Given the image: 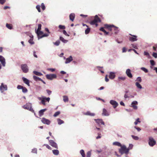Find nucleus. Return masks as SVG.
<instances>
[{
    "label": "nucleus",
    "mask_w": 157,
    "mask_h": 157,
    "mask_svg": "<svg viewBox=\"0 0 157 157\" xmlns=\"http://www.w3.org/2000/svg\"><path fill=\"white\" fill-rule=\"evenodd\" d=\"M39 100L41 101V103L43 105H45V102H49L50 100V98L46 97L44 96H42L41 97H38L37 98Z\"/></svg>",
    "instance_id": "nucleus-1"
},
{
    "label": "nucleus",
    "mask_w": 157,
    "mask_h": 157,
    "mask_svg": "<svg viewBox=\"0 0 157 157\" xmlns=\"http://www.w3.org/2000/svg\"><path fill=\"white\" fill-rule=\"evenodd\" d=\"M119 151L121 155L124 153L127 154L129 152V151L126 146L124 145H122L121 147V148L119 149Z\"/></svg>",
    "instance_id": "nucleus-2"
},
{
    "label": "nucleus",
    "mask_w": 157,
    "mask_h": 157,
    "mask_svg": "<svg viewBox=\"0 0 157 157\" xmlns=\"http://www.w3.org/2000/svg\"><path fill=\"white\" fill-rule=\"evenodd\" d=\"M21 68L24 73H27L28 72L29 69L26 64H21Z\"/></svg>",
    "instance_id": "nucleus-3"
},
{
    "label": "nucleus",
    "mask_w": 157,
    "mask_h": 157,
    "mask_svg": "<svg viewBox=\"0 0 157 157\" xmlns=\"http://www.w3.org/2000/svg\"><path fill=\"white\" fill-rule=\"evenodd\" d=\"M148 139V144L150 146L153 147L155 144L156 141L152 137L149 136Z\"/></svg>",
    "instance_id": "nucleus-4"
},
{
    "label": "nucleus",
    "mask_w": 157,
    "mask_h": 157,
    "mask_svg": "<svg viewBox=\"0 0 157 157\" xmlns=\"http://www.w3.org/2000/svg\"><path fill=\"white\" fill-rule=\"evenodd\" d=\"M46 78L50 80H52L53 79L57 78V75L56 74H47L46 75Z\"/></svg>",
    "instance_id": "nucleus-5"
},
{
    "label": "nucleus",
    "mask_w": 157,
    "mask_h": 157,
    "mask_svg": "<svg viewBox=\"0 0 157 157\" xmlns=\"http://www.w3.org/2000/svg\"><path fill=\"white\" fill-rule=\"evenodd\" d=\"M7 90V86L6 85H4L3 83L1 84L0 86V90L2 93L4 90Z\"/></svg>",
    "instance_id": "nucleus-6"
},
{
    "label": "nucleus",
    "mask_w": 157,
    "mask_h": 157,
    "mask_svg": "<svg viewBox=\"0 0 157 157\" xmlns=\"http://www.w3.org/2000/svg\"><path fill=\"white\" fill-rule=\"evenodd\" d=\"M109 103L113 106L114 109H115L118 105V103L116 101L113 100H110Z\"/></svg>",
    "instance_id": "nucleus-7"
},
{
    "label": "nucleus",
    "mask_w": 157,
    "mask_h": 157,
    "mask_svg": "<svg viewBox=\"0 0 157 157\" xmlns=\"http://www.w3.org/2000/svg\"><path fill=\"white\" fill-rule=\"evenodd\" d=\"M50 144L52 147L57 149L58 146L57 144L52 140H49Z\"/></svg>",
    "instance_id": "nucleus-8"
},
{
    "label": "nucleus",
    "mask_w": 157,
    "mask_h": 157,
    "mask_svg": "<svg viewBox=\"0 0 157 157\" xmlns=\"http://www.w3.org/2000/svg\"><path fill=\"white\" fill-rule=\"evenodd\" d=\"M41 121L43 124L47 125L50 124L51 123V121L49 120L44 117L42 118Z\"/></svg>",
    "instance_id": "nucleus-9"
},
{
    "label": "nucleus",
    "mask_w": 157,
    "mask_h": 157,
    "mask_svg": "<svg viewBox=\"0 0 157 157\" xmlns=\"http://www.w3.org/2000/svg\"><path fill=\"white\" fill-rule=\"evenodd\" d=\"M94 120L98 124L100 125L101 124L105 125V123L102 119H94Z\"/></svg>",
    "instance_id": "nucleus-10"
},
{
    "label": "nucleus",
    "mask_w": 157,
    "mask_h": 157,
    "mask_svg": "<svg viewBox=\"0 0 157 157\" xmlns=\"http://www.w3.org/2000/svg\"><path fill=\"white\" fill-rule=\"evenodd\" d=\"M126 74L127 76L129 78H131L132 77V75L131 72V70L129 69H128L126 71Z\"/></svg>",
    "instance_id": "nucleus-11"
},
{
    "label": "nucleus",
    "mask_w": 157,
    "mask_h": 157,
    "mask_svg": "<svg viewBox=\"0 0 157 157\" xmlns=\"http://www.w3.org/2000/svg\"><path fill=\"white\" fill-rule=\"evenodd\" d=\"M0 62L3 67L6 65V61L5 58L2 56L0 55Z\"/></svg>",
    "instance_id": "nucleus-12"
},
{
    "label": "nucleus",
    "mask_w": 157,
    "mask_h": 157,
    "mask_svg": "<svg viewBox=\"0 0 157 157\" xmlns=\"http://www.w3.org/2000/svg\"><path fill=\"white\" fill-rule=\"evenodd\" d=\"M138 104V102L137 101H132V102L131 106V107H133L134 109H137V107L136 105Z\"/></svg>",
    "instance_id": "nucleus-13"
},
{
    "label": "nucleus",
    "mask_w": 157,
    "mask_h": 157,
    "mask_svg": "<svg viewBox=\"0 0 157 157\" xmlns=\"http://www.w3.org/2000/svg\"><path fill=\"white\" fill-rule=\"evenodd\" d=\"M22 79L24 83L27 85L28 86H30L29 81V79L24 77H22Z\"/></svg>",
    "instance_id": "nucleus-14"
},
{
    "label": "nucleus",
    "mask_w": 157,
    "mask_h": 157,
    "mask_svg": "<svg viewBox=\"0 0 157 157\" xmlns=\"http://www.w3.org/2000/svg\"><path fill=\"white\" fill-rule=\"evenodd\" d=\"M72 60V57L71 56H69L68 58H66L65 63L66 64H67L71 62Z\"/></svg>",
    "instance_id": "nucleus-15"
},
{
    "label": "nucleus",
    "mask_w": 157,
    "mask_h": 157,
    "mask_svg": "<svg viewBox=\"0 0 157 157\" xmlns=\"http://www.w3.org/2000/svg\"><path fill=\"white\" fill-rule=\"evenodd\" d=\"M31 103H26V105L22 106V107L25 109L28 110L29 109V108L31 107Z\"/></svg>",
    "instance_id": "nucleus-16"
},
{
    "label": "nucleus",
    "mask_w": 157,
    "mask_h": 157,
    "mask_svg": "<svg viewBox=\"0 0 157 157\" xmlns=\"http://www.w3.org/2000/svg\"><path fill=\"white\" fill-rule=\"evenodd\" d=\"M132 36L129 37V40L130 41L133 42L136 41L137 40V36L136 35H132Z\"/></svg>",
    "instance_id": "nucleus-17"
},
{
    "label": "nucleus",
    "mask_w": 157,
    "mask_h": 157,
    "mask_svg": "<svg viewBox=\"0 0 157 157\" xmlns=\"http://www.w3.org/2000/svg\"><path fill=\"white\" fill-rule=\"evenodd\" d=\"M35 31L36 33L37 34L38 39V38L39 37H40V35H42L43 34V32L40 31V30H36V29H35Z\"/></svg>",
    "instance_id": "nucleus-18"
},
{
    "label": "nucleus",
    "mask_w": 157,
    "mask_h": 157,
    "mask_svg": "<svg viewBox=\"0 0 157 157\" xmlns=\"http://www.w3.org/2000/svg\"><path fill=\"white\" fill-rule=\"evenodd\" d=\"M102 115L104 116H109V113L107 111L106 109L105 108L103 109V112Z\"/></svg>",
    "instance_id": "nucleus-19"
},
{
    "label": "nucleus",
    "mask_w": 157,
    "mask_h": 157,
    "mask_svg": "<svg viewBox=\"0 0 157 157\" xmlns=\"http://www.w3.org/2000/svg\"><path fill=\"white\" fill-rule=\"evenodd\" d=\"M115 77V75L114 72H111L109 73V78L112 79H114Z\"/></svg>",
    "instance_id": "nucleus-20"
},
{
    "label": "nucleus",
    "mask_w": 157,
    "mask_h": 157,
    "mask_svg": "<svg viewBox=\"0 0 157 157\" xmlns=\"http://www.w3.org/2000/svg\"><path fill=\"white\" fill-rule=\"evenodd\" d=\"M84 115L91 116H94L95 115V114L94 113H91L90 111H87L86 112L84 113Z\"/></svg>",
    "instance_id": "nucleus-21"
},
{
    "label": "nucleus",
    "mask_w": 157,
    "mask_h": 157,
    "mask_svg": "<svg viewBox=\"0 0 157 157\" xmlns=\"http://www.w3.org/2000/svg\"><path fill=\"white\" fill-rule=\"evenodd\" d=\"M75 15L74 13H71L69 15V18L70 20L73 21L75 18Z\"/></svg>",
    "instance_id": "nucleus-22"
},
{
    "label": "nucleus",
    "mask_w": 157,
    "mask_h": 157,
    "mask_svg": "<svg viewBox=\"0 0 157 157\" xmlns=\"http://www.w3.org/2000/svg\"><path fill=\"white\" fill-rule=\"evenodd\" d=\"M47 110L46 109H42L40 110L39 112V114L40 117H41L43 115L44 112Z\"/></svg>",
    "instance_id": "nucleus-23"
},
{
    "label": "nucleus",
    "mask_w": 157,
    "mask_h": 157,
    "mask_svg": "<svg viewBox=\"0 0 157 157\" xmlns=\"http://www.w3.org/2000/svg\"><path fill=\"white\" fill-rule=\"evenodd\" d=\"M30 38L29 40L28 41L29 43L31 44H34V42L33 41V35H31L30 36Z\"/></svg>",
    "instance_id": "nucleus-24"
},
{
    "label": "nucleus",
    "mask_w": 157,
    "mask_h": 157,
    "mask_svg": "<svg viewBox=\"0 0 157 157\" xmlns=\"http://www.w3.org/2000/svg\"><path fill=\"white\" fill-rule=\"evenodd\" d=\"M113 145L117 146L119 147H121L122 146L120 143L117 141H116L113 142Z\"/></svg>",
    "instance_id": "nucleus-25"
},
{
    "label": "nucleus",
    "mask_w": 157,
    "mask_h": 157,
    "mask_svg": "<svg viewBox=\"0 0 157 157\" xmlns=\"http://www.w3.org/2000/svg\"><path fill=\"white\" fill-rule=\"evenodd\" d=\"M59 40L64 43H66L68 41V40H65L63 37L61 36L59 37Z\"/></svg>",
    "instance_id": "nucleus-26"
},
{
    "label": "nucleus",
    "mask_w": 157,
    "mask_h": 157,
    "mask_svg": "<svg viewBox=\"0 0 157 157\" xmlns=\"http://www.w3.org/2000/svg\"><path fill=\"white\" fill-rule=\"evenodd\" d=\"M33 78L34 80L36 81H37L38 80L40 81L41 80V79L40 78L35 75L33 76Z\"/></svg>",
    "instance_id": "nucleus-27"
},
{
    "label": "nucleus",
    "mask_w": 157,
    "mask_h": 157,
    "mask_svg": "<svg viewBox=\"0 0 157 157\" xmlns=\"http://www.w3.org/2000/svg\"><path fill=\"white\" fill-rule=\"evenodd\" d=\"M33 72V74L38 76H40L43 75V74L41 73L36 71H34Z\"/></svg>",
    "instance_id": "nucleus-28"
},
{
    "label": "nucleus",
    "mask_w": 157,
    "mask_h": 157,
    "mask_svg": "<svg viewBox=\"0 0 157 157\" xmlns=\"http://www.w3.org/2000/svg\"><path fill=\"white\" fill-rule=\"evenodd\" d=\"M94 19L95 20H96V21H97V23H98V22H101V20L100 19V18L98 17L97 15H96L94 17Z\"/></svg>",
    "instance_id": "nucleus-29"
},
{
    "label": "nucleus",
    "mask_w": 157,
    "mask_h": 157,
    "mask_svg": "<svg viewBox=\"0 0 157 157\" xmlns=\"http://www.w3.org/2000/svg\"><path fill=\"white\" fill-rule=\"evenodd\" d=\"M135 85L137 88L139 89H141L142 88L141 85L139 83V82H136L135 83Z\"/></svg>",
    "instance_id": "nucleus-30"
},
{
    "label": "nucleus",
    "mask_w": 157,
    "mask_h": 157,
    "mask_svg": "<svg viewBox=\"0 0 157 157\" xmlns=\"http://www.w3.org/2000/svg\"><path fill=\"white\" fill-rule=\"evenodd\" d=\"M80 153L82 156V157H85L86 155L84 152V151L82 149L80 151Z\"/></svg>",
    "instance_id": "nucleus-31"
},
{
    "label": "nucleus",
    "mask_w": 157,
    "mask_h": 157,
    "mask_svg": "<svg viewBox=\"0 0 157 157\" xmlns=\"http://www.w3.org/2000/svg\"><path fill=\"white\" fill-rule=\"evenodd\" d=\"M63 101L66 102H67L68 101V97L67 96L64 95L63 96Z\"/></svg>",
    "instance_id": "nucleus-32"
},
{
    "label": "nucleus",
    "mask_w": 157,
    "mask_h": 157,
    "mask_svg": "<svg viewBox=\"0 0 157 157\" xmlns=\"http://www.w3.org/2000/svg\"><path fill=\"white\" fill-rule=\"evenodd\" d=\"M53 154L55 155H58L59 154V151L58 150H52Z\"/></svg>",
    "instance_id": "nucleus-33"
},
{
    "label": "nucleus",
    "mask_w": 157,
    "mask_h": 157,
    "mask_svg": "<svg viewBox=\"0 0 157 157\" xmlns=\"http://www.w3.org/2000/svg\"><path fill=\"white\" fill-rule=\"evenodd\" d=\"M49 35V34L47 33H44V34H43V35H42V36H40V37H39V38H38V40L40 39H41L44 37H47Z\"/></svg>",
    "instance_id": "nucleus-34"
},
{
    "label": "nucleus",
    "mask_w": 157,
    "mask_h": 157,
    "mask_svg": "<svg viewBox=\"0 0 157 157\" xmlns=\"http://www.w3.org/2000/svg\"><path fill=\"white\" fill-rule=\"evenodd\" d=\"M57 121L58 124L59 125H61L62 124H63L64 122L63 120H61V119L58 118L57 119Z\"/></svg>",
    "instance_id": "nucleus-35"
},
{
    "label": "nucleus",
    "mask_w": 157,
    "mask_h": 157,
    "mask_svg": "<svg viewBox=\"0 0 157 157\" xmlns=\"http://www.w3.org/2000/svg\"><path fill=\"white\" fill-rule=\"evenodd\" d=\"M60 43V40H58L57 41H56L55 42H53V44H54L56 46H58L59 45V44Z\"/></svg>",
    "instance_id": "nucleus-36"
},
{
    "label": "nucleus",
    "mask_w": 157,
    "mask_h": 157,
    "mask_svg": "<svg viewBox=\"0 0 157 157\" xmlns=\"http://www.w3.org/2000/svg\"><path fill=\"white\" fill-rule=\"evenodd\" d=\"M114 27V33L115 34H117L119 31V30L118 29V28L116 27L115 26V27Z\"/></svg>",
    "instance_id": "nucleus-37"
},
{
    "label": "nucleus",
    "mask_w": 157,
    "mask_h": 157,
    "mask_svg": "<svg viewBox=\"0 0 157 157\" xmlns=\"http://www.w3.org/2000/svg\"><path fill=\"white\" fill-rule=\"evenodd\" d=\"M105 27L106 28L108 29L110 27H115V26L113 25H109L107 24H105L104 25Z\"/></svg>",
    "instance_id": "nucleus-38"
},
{
    "label": "nucleus",
    "mask_w": 157,
    "mask_h": 157,
    "mask_svg": "<svg viewBox=\"0 0 157 157\" xmlns=\"http://www.w3.org/2000/svg\"><path fill=\"white\" fill-rule=\"evenodd\" d=\"M90 30V28H89L88 27H87V28L85 30V33L86 34H88Z\"/></svg>",
    "instance_id": "nucleus-39"
},
{
    "label": "nucleus",
    "mask_w": 157,
    "mask_h": 157,
    "mask_svg": "<svg viewBox=\"0 0 157 157\" xmlns=\"http://www.w3.org/2000/svg\"><path fill=\"white\" fill-rule=\"evenodd\" d=\"M91 155V151H88L86 153V157H90Z\"/></svg>",
    "instance_id": "nucleus-40"
},
{
    "label": "nucleus",
    "mask_w": 157,
    "mask_h": 157,
    "mask_svg": "<svg viewBox=\"0 0 157 157\" xmlns=\"http://www.w3.org/2000/svg\"><path fill=\"white\" fill-rule=\"evenodd\" d=\"M6 26L7 28L10 29H12V27L11 25L8 23L6 24Z\"/></svg>",
    "instance_id": "nucleus-41"
},
{
    "label": "nucleus",
    "mask_w": 157,
    "mask_h": 157,
    "mask_svg": "<svg viewBox=\"0 0 157 157\" xmlns=\"http://www.w3.org/2000/svg\"><path fill=\"white\" fill-rule=\"evenodd\" d=\"M60 113V112L59 111H58L56 112H55L54 114L53 115V116L54 117H56L58 115H59Z\"/></svg>",
    "instance_id": "nucleus-42"
},
{
    "label": "nucleus",
    "mask_w": 157,
    "mask_h": 157,
    "mask_svg": "<svg viewBox=\"0 0 157 157\" xmlns=\"http://www.w3.org/2000/svg\"><path fill=\"white\" fill-rule=\"evenodd\" d=\"M96 23H97V21H96V20H95L94 19V20L92 21H91L90 22V24L91 25H94L95 24H96Z\"/></svg>",
    "instance_id": "nucleus-43"
},
{
    "label": "nucleus",
    "mask_w": 157,
    "mask_h": 157,
    "mask_svg": "<svg viewBox=\"0 0 157 157\" xmlns=\"http://www.w3.org/2000/svg\"><path fill=\"white\" fill-rule=\"evenodd\" d=\"M141 69L144 71L145 73H147L148 71V70L144 67H141Z\"/></svg>",
    "instance_id": "nucleus-44"
},
{
    "label": "nucleus",
    "mask_w": 157,
    "mask_h": 157,
    "mask_svg": "<svg viewBox=\"0 0 157 157\" xmlns=\"http://www.w3.org/2000/svg\"><path fill=\"white\" fill-rule=\"evenodd\" d=\"M22 90V92L24 93H26L28 92L27 89L25 87H23Z\"/></svg>",
    "instance_id": "nucleus-45"
},
{
    "label": "nucleus",
    "mask_w": 157,
    "mask_h": 157,
    "mask_svg": "<svg viewBox=\"0 0 157 157\" xmlns=\"http://www.w3.org/2000/svg\"><path fill=\"white\" fill-rule=\"evenodd\" d=\"M139 120L140 119L139 118H137L136 120L135 121L134 123V124L135 125H136L138 123H140L141 122Z\"/></svg>",
    "instance_id": "nucleus-46"
},
{
    "label": "nucleus",
    "mask_w": 157,
    "mask_h": 157,
    "mask_svg": "<svg viewBox=\"0 0 157 157\" xmlns=\"http://www.w3.org/2000/svg\"><path fill=\"white\" fill-rule=\"evenodd\" d=\"M132 137V138L135 140H139V137L137 136H135L133 135H132L131 136Z\"/></svg>",
    "instance_id": "nucleus-47"
},
{
    "label": "nucleus",
    "mask_w": 157,
    "mask_h": 157,
    "mask_svg": "<svg viewBox=\"0 0 157 157\" xmlns=\"http://www.w3.org/2000/svg\"><path fill=\"white\" fill-rule=\"evenodd\" d=\"M36 8L37 9L39 12H41L40 6V5H37L36 6Z\"/></svg>",
    "instance_id": "nucleus-48"
},
{
    "label": "nucleus",
    "mask_w": 157,
    "mask_h": 157,
    "mask_svg": "<svg viewBox=\"0 0 157 157\" xmlns=\"http://www.w3.org/2000/svg\"><path fill=\"white\" fill-rule=\"evenodd\" d=\"M32 152L36 154L37 153V149L36 148H33L32 151Z\"/></svg>",
    "instance_id": "nucleus-49"
},
{
    "label": "nucleus",
    "mask_w": 157,
    "mask_h": 157,
    "mask_svg": "<svg viewBox=\"0 0 157 157\" xmlns=\"http://www.w3.org/2000/svg\"><path fill=\"white\" fill-rule=\"evenodd\" d=\"M133 147V145L132 144H129L128 147L127 148L128 149V151L132 149Z\"/></svg>",
    "instance_id": "nucleus-50"
},
{
    "label": "nucleus",
    "mask_w": 157,
    "mask_h": 157,
    "mask_svg": "<svg viewBox=\"0 0 157 157\" xmlns=\"http://www.w3.org/2000/svg\"><path fill=\"white\" fill-rule=\"evenodd\" d=\"M41 8L43 10H44L45 9V6H44V3H42L41 4Z\"/></svg>",
    "instance_id": "nucleus-51"
},
{
    "label": "nucleus",
    "mask_w": 157,
    "mask_h": 157,
    "mask_svg": "<svg viewBox=\"0 0 157 157\" xmlns=\"http://www.w3.org/2000/svg\"><path fill=\"white\" fill-rule=\"evenodd\" d=\"M59 28L60 29H65V26L64 25H59Z\"/></svg>",
    "instance_id": "nucleus-52"
},
{
    "label": "nucleus",
    "mask_w": 157,
    "mask_h": 157,
    "mask_svg": "<svg viewBox=\"0 0 157 157\" xmlns=\"http://www.w3.org/2000/svg\"><path fill=\"white\" fill-rule=\"evenodd\" d=\"M150 62L151 65L152 66H154L155 64V63L154 61L153 60H150Z\"/></svg>",
    "instance_id": "nucleus-53"
},
{
    "label": "nucleus",
    "mask_w": 157,
    "mask_h": 157,
    "mask_svg": "<svg viewBox=\"0 0 157 157\" xmlns=\"http://www.w3.org/2000/svg\"><path fill=\"white\" fill-rule=\"evenodd\" d=\"M47 70L48 71H51L52 72H54L55 71L56 69L55 68H48L47 69Z\"/></svg>",
    "instance_id": "nucleus-54"
},
{
    "label": "nucleus",
    "mask_w": 157,
    "mask_h": 157,
    "mask_svg": "<svg viewBox=\"0 0 157 157\" xmlns=\"http://www.w3.org/2000/svg\"><path fill=\"white\" fill-rule=\"evenodd\" d=\"M118 79L122 80H124L126 79V77H119Z\"/></svg>",
    "instance_id": "nucleus-55"
},
{
    "label": "nucleus",
    "mask_w": 157,
    "mask_h": 157,
    "mask_svg": "<svg viewBox=\"0 0 157 157\" xmlns=\"http://www.w3.org/2000/svg\"><path fill=\"white\" fill-rule=\"evenodd\" d=\"M136 80L140 82L142 81V79L140 77H138L137 78Z\"/></svg>",
    "instance_id": "nucleus-56"
},
{
    "label": "nucleus",
    "mask_w": 157,
    "mask_h": 157,
    "mask_svg": "<svg viewBox=\"0 0 157 157\" xmlns=\"http://www.w3.org/2000/svg\"><path fill=\"white\" fill-rule=\"evenodd\" d=\"M41 24H38V29L36 30H41Z\"/></svg>",
    "instance_id": "nucleus-57"
},
{
    "label": "nucleus",
    "mask_w": 157,
    "mask_h": 157,
    "mask_svg": "<svg viewBox=\"0 0 157 157\" xmlns=\"http://www.w3.org/2000/svg\"><path fill=\"white\" fill-rule=\"evenodd\" d=\"M46 91L49 95H50L52 93V91L49 90H46Z\"/></svg>",
    "instance_id": "nucleus-58"
},
{
    "label": "nucleus",
    "mask_w": 157,
    "mask_h": 157,
    "mask_svg": "<svg viewBox=\"0 0 157 157\" xmlns=\"http://www.w3.org/2000/svg\"><path fill=\"white\" fill-rule=\"evenodd\" d=\"M44 145L46 146V147L48 149L50 150L51 149V147L48 145L45 144H44Z\"/></svg>",
    "instance_id": "nucleus-59"
},
{
    "label": "nucleus",
    "mask_w": 157,
    "mask_h": 157,
    "mask_svg": "<svg viewBox=\"0 0 157 157\" xmlns=\"http://www.w3.org/2000/svg\"><path fill=\"white\" fill-rule=\"evenodd\" d=\"M6 2V0H0V4L3 5Z\"/></svg>",
    "instance_id": "nucleus-60"
},
{
    "label": "nucleus",
    "mask_w": 157,
    "mask_h": 157,
    "mask_svg": "<svg viewBox=\"0 0 157 157\" xmlns=\"http://www.w3.org/2000/svg\"><path fill=\"white\" fill-rule=\"evenodd\" d=\"M63 33L66 36H69V35L67 33L66 31L65 30H63Z\"/></svg>",
    "instance_id": "nucleus-61"
},
{
    "label": "nucleus",
    "mask_w": 157,
    "mask_h": 157,
    "mask_svg": "<svg viewBox=\"0 0 157 157\" xmlns=\"http://www.w3.org/2000/svg\"><path fill=\"white\" fill-rule=\"evenodd\" d=\"M152 56L155 58H157V53H156L153 52L152 54Z\"/></svg>",
    "instance_id": "nucleus-62"
},
{
    "label": "nucleus",
    "mask_w": 157,
    "mask_h": 157,
    "mask_svg": "<svg viewBox=\"0 0 157 157\" xmlns=\"http://www.w3.org/2000/svg\"><path fill=\"white\" fill-rule=\"evenodd\" d=\"M23 86H22L21 85H18L17 86V88L18 89H22V88H23Z\"/></svg>",
    "instance_id": "nucleus-63"
},
{
    "label": "nucleus",
    "mask_w": 157,
    "mask_h": 157,
    "mask_svg": "<svg viewBox=\"0 0 157 157\" xmlns=\"http://www.w3.org/2000/svg\"><path fill=\"white\" fill-rule=\"evenodd\" d=\"M131 45L132 46V47L136 49H137V47L136 44H132Z\"/></svg>",
    "instance_id": "nucleus-64"
}]
</instances>
